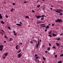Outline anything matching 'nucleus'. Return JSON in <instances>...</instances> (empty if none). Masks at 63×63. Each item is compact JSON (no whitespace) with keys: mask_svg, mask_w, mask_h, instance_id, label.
<instances>
[{"mask_svg":"<svg viewBox=\"0 0 63 63\" xmlns=\"http://www.w3.org/2000/svg\"><path fill=\"white\" fill-rule=\"evenodd\" d=\"M8 29H11V28L9 27V26H8Z\"/></svg>","mask_w":63,"mask_h":63,"instance_id":"nucleus-29","label":"nucleus"},{"mask_svg":"<svg viewBox=\"0 0 63 63\" xmlns=\"http://www.w3.org/2000/svg\"><path fill=\"white\" fill-rule=\"evenodd\" d=\"M45 25V24H42L41 25Z\"/></svg>","mask_w":63,"mask_h":63,"instance_id":"nucleus-61","label":"nucleus"},{"mask_svg":"<svg viewBox=\"0 0 63 63\" xmlns=\"http://www.w3.org/2000/svg\"><path fill=\"white\" fill-rule=\"evenodd\" d=\"M37 42H38V45H39V41H37Z\"/></svg>","mask_w":63,"mask_h":63,"instance_id":"nucleus-20","label":"nucleus"},{"mask_svg":"<svg viewBox=\"0 0 63 63\" xmlns=\"http://www.w3.org/2000/svg\"><path fill=\"white\" fill-rule=\"evenodd\" d=\"M56 53H55V52H54V53L53 54V55H54V54H56Z\"/></svg>","mask_w":63,"mask_h":63,"instance_id":"nucleus-46","label":"nucleus"},{"mask_svg":"<svg viewBox=\"0 0 63 63\" xmlns=\"http://www.w3.org/2000/svg\"><path fill=\"white\" fill-rule=\"evenodd\" d=\"M54 24H52V26H54Z\"/></svg>","mask_w":63,"mask_h":63,"instance_id":"nucleus-43","label":"nucleus"},{"mask_svg":"<svg viewBox=\"0 0 63 63\" xmlns=\"http://www.w3.org/2000/svg\"><path fill=\"white\" fill-rule=\"evenodd\" d=\"M35 55L34 57H36H36L35 58V59H39V57H37L38 55H37L35 54Z\"/></svg>","mask_w":63,"mask_h":63,"instance_id":"nucleus-5","label":"nucleus"},{"mask_svg":"<svg viewBox=\"0 0 63 63\" xmlns=\"http://www.w3.org/2000/svg\"><path fill=\"white\" fill-rule=\"evenodd\" d=\"M44 19V17H43L41 18V20H43Z\"/></svg>","mask_w":63,"mask_h":63,"instance_id":"nucleus-18","label":"nucleus"},{"mask_svg":"<svg viewBox=\"0 0 63 63\" xmlns=\"http://www.w3.org/2000/svg\"><path fill=\"white\" fill-rule=\"evenodd\" d=\"M62 35H63V33H61L60 34V36H61Z\"/></svg>","mask_w":63,"mask_h":63,"instance_id":"nucleus-38","label":"nucleus"},{"mask_svg":"<svg viewBox=\"0 0 63 63\" xmlns=\"http://www.w3.org/2000/svg\"><path fill=\"white\" fill-rule=\"evenodd\" d=\"M48 36H49V37H51V35L49 34L48 35Z\"/></svg>","mask_w":63,"mask_h":63,"instance_id":"nucleus-40","label":"nucleus"},{"mask_svg":"<svg viewBox=\"0 0 63 63\" xmlns=\"http://www.w3.org/2000/svg\"><path fill=\"white\" fill-rule=\"evenodd\" d=\"M2 16L1 14H0V19H2Z\"/></svg>","mask_w":63,"mask_h":63,"instance_id":"nucleus-10","label":"nucleus"},{"mask_svg":"<svg viewBox=\"0 0 63 63\" xmlns=\"http://www.w3.org/2000/svg\"><path fill=\"white\" fill-rule=\"evenodd\" d=\"M38 47H39V46H38V44H37L36 45V48H37Z\"/></svg>","mask_w":63,"mask_h":63,"instance_id":"nucleus-22","label":"nucleus"},{"mask_svg":"<svg viewBox=\"0 0 63 63\" xmlns=\"http://www.w3.org/2000/svg\"><path fill=\"white\" fill-rule=\"evenodd\" d=\"M16 25H18V26H21V25L20 24H16Z\"/></svg>","mask_w":63,"mask_h":63,"instance_id":"nucleus-11","label":"nucleus"},{"mask_svg":"<svg viewBox=\"0 0 63 63\" xmlns=\"http://www.w3.org/2000/svg\"><path fill=\"white\" fill-rule=\"evenodd\" d=\"M61 47H62V49H63V46H61Z\"/></svg>","mask_w":63,"mask_h":63,"instance_id":"nucleus-60","label":"nucleus"},{"mask_svg":"<svg viewBox=\"0 0 63 63\" xmlns=\"http://www.w3.org/2000/svg\"><path fill=\"white\" fill-rule=\"evenodd\" d=\"M47 50H50V47H49L47 49Z\"/></svg>","mask_w":63,"mask_h":63,"instance_id":"nucleus-30","label":"nucleus"},{"mask_svg":"<svg viewBox=\"0 0 63 63\" xmlns=\"http://www.w3.org/2000/svg\"><path fill=\"white\" fill-rule=\"evenodd\" d=\"M44 26H41V27H44Z\"/></svg>","mask_w":63,"mask_h":63,"instance_id":"nucleus-54","label":"nucleus"},{"mask_svg":"<svg viewBox=\"0 0 63 63\" xmlns=\"http://www.w3.org/2000/svg\"><path fill=\"white\" fill-rule=\"evenodd\" d=\"M12 9L11 10V12H13V9Z\"/></svg>","mask_w":63,"mask_h":63,"instance_id":"nucleus-35","label":"nucleus"},{"mask_svg":"<svg viewBox=\"0 0 63 63\" xmlns=\"http://www.w3.org/2000/svg\"><path fill=\"white\" fill-rule=\"evenodd\" d=\"M35 42H36V43H37V41H35Z\"/></svg>","mask_w":63,"mask_h":63,"instance_id":"nucleus-64","label":"nucleus"},{"mask_svg":"<svg viewBox=\"0 0 63 63\" xmlns=\"http://www.w3.org/2000/svg\"><path fill=\"white\" fill-rule=\"evenodd\" d=\"M45 16V15H42V16L41 17H44V16Z\"/></svg>","mask_w":63,"mask_h":63,"instance_id":"nucleus-37","label":"nucleus"},{"mask_svg":"<svg viewBox=\"0 0 63 63\" xmlns=\"http://www.w3.org/2000/svg\"><path fill=\"white\" fill-rule=\"evenodd\" d=\"M43 60H46V58H44V57H43Z\"/></svg>","mask_w":63,"mask_h":63,"instance_id":"nucleus-25","label":"nucleus"},{"mask_svg":"<svg viewBox=\"0 0 63 63\" xmlns=\"http://www.w3.org/2000/svg\"><path fill=\"white\" fill-rule=\"evenodd\" d=\"M22 43H19V44H20V45H22Z\"/></svg>","mask_w":63,"mask_h":63,"instance_id":"nucleus-34","label":"nucleus"},{"mask_svg":"<svg viewBox=\"0 0 63 63\" xmlns=\"http://www.w3.org/2000/svg\"><path fill=\"white\" fill-rule=\"evenodd\" d=\"M11 39H12V38H10V40H11V41H12V40H11Z\"/></svg>","mask_w":63,"mask_h":63,"instance_id":"nucleus-53","label":"nucleus"},{"mask_svg":"<svg viewBox=\"0 0 63 63\" xmlns=\"http://www.w3.org/2000/svg\"><path fill=\"white\" fill-rule=\"evenodd\" d=\"M57 56V55H55V58H56Z\"/></svg>","mask_w":63,"mask_h":63,"instance_id":"nucleus-27","label":"nucleus"},{"mask_svg":"<svg viewBox=\"0 0 63 63\" xmlns=\"http://www.w3.org/2000/svg\"><path fill=\"white\" fill-rule=\"evenodd\" d=\"M32 13H35V11L34 10H32Z\"/></svg>","mask_w":63,"mask_h":63,"instance_id":"nucleus-32","label":"nucleus"},{"mask_svg":"<svg viewBox=\"0 0 63 63\" xmlns=\"http://www.w3.org/2000/svg\"><path fill=\"white\" fill-rule=\"evenodd\" d=\"M50 10H52V8H50Z\"/></svg>","mask_w":63,"mask_h":63,"instance_id":"nucleus-56","label":"nucleus"},{"mask_svg":"<svg viewBox=\"0 0 63 63\" xmlns=\"http://www.w3.org/2000/svg\"><path fill=\"white\" fill-rule=\"evenodd\" d=\"M0 51H2L3 49V46L1 45L0 46Z\"/></svg>","mask_w":63,"mask_h":63,"instance_id":"nucleus-3","label":"nucleus"},{"mask_svg":"<svg viewBox=\"0 0 63 63\" xmlns=\"http://www.w3.org/2000/svg\"><path fill=\"white\" fill-rule=\"evenodd\" d=\"M49 27H48V26H46V29H47V28H49Z\"/></svg>","mask_w":63,"mask_h":63,"instance_id":"nucleus-13","label":"nucleus"},{"mask_svg":"<svg viewBox=\"0 0 63 63\" xmlns=\"http://www.w3.org/2000/svg\"><path fill=\"white\" fill-rule=\"evenodd\" d=\"M18 47V45H16V49H17L18 48H17V47Z\"/></svg>","mask_w":63,"mask_h":63,"instance_id":"nucleus-15","label":"nucleus"},{"mask_svg":"<svg viewBox=\"0 0 63 63\" xmlns=\"http://www.w3.org/2000/svg\"><path fill=\"white\" fill-rule=\"evenodd\" d=\"M49 46H51V44H50V43H49Z\"/></svg>","mask_w":63,"mask_h":63,"instance_id":"nucleus-39","label":"nucleus"},{"mask_svg":"<svg viewBox=\"0 0 63 63\" xmlns=\"http://www.w3.org/2000/svg\"><path fill=\"white\" fill-rule=\"evenodd\" d=\"M62 21L61 19H57V20L55 21V22H59V23H60V22H61Z\"/></svg>","mask_w":63,"mask_h":63,"instance_id":"nucleus-2","label":"nucleus"},{"mask_svg":"<svg viewBox=\"0 0 63 63\" xmlns=\"http://www.w3.org/2000/svg\"><path fill=\"white\" fill-rule=\"evenodd\" d=\"M22 56V55H21V53H20V54H18L17 56L18 58H20V57H21Z\"/></svg>","mask_w":63,"mask_h":63,"instance_id":"nucleus-4","label":"nucleus"},{"mask_svg":"<svg viewBox=\"0 0 63 63\" xmlns=\"http://www.w3.org/2000/svg\"><path fill=\"white\" fill-rule=\"evenodd\" d=\"M21 50H20V51H19L18 52V53H19V52H20V51H21Z\"/></svg>","mask_w":63,"mask_h":63,"instance_id":"nucleus-31","label":"nucleus"},{"mask_svg":"<svg viewBox=\"0 0 63 63\" xmlns=\"http://www.w3.org/2000/svg\"><path fill=\"white\" fill-rule=\"evenodd\" d=\"M14 35H16V32L15 33H14Z\"/></svg>","mask_w":63,"mask_h":63,"instance_id":"nucleus-49","label":"nucleus"},{"mask_svg":"<svg viewBox=\"0 0 63 63\" xmlns=\"http://www.w3.org/2000/svg\"><path fill=\"white\" fill-rule=\"evenodd\" d=\"M36 17L37 18H38V19H39L40 18L42 17V16H36Z\"/></svg>","mask_w":63,"mask_h":63,"instance_id":"nucleus-6","label":"nucleus"},{"mask_svg":"<svg viewBox=\"0 0 63 63\" xmlns=\"http://www.w3.org/2000/svg\"><path fill=\"white\" fill-rule=\"evenodd\" d=\"M53 37H56L57 35L56 34H55L53 33Z\"/></svg>","mask_w":63,"mask_h":63,"instance_id":"nucleus-9","label":"nucleus"},{"mask_svg":"<svg viewBox=\"0 0 63 63\" xmlns=\"http://www.w3.org/2000/svg\"><path fill=\"white\" fill-rule=\"evenodd\" d=\"M3 58H6V57H3Z\"/></svg>","mask_w":63,"mask_h":63,"instance_id":"nucleus-57","label":"nucleus"},{"mask_svg":"<svg viewBox=\"0 0 63 63\" xmlns=\"http://www.w3.org/2000/svg\"><path fill=\"white\" fill-rule=\"evenodd\" d=\"M24 3H27V2L26 1H24Z\"/></svg>","mask_w":63,"mask_h":63,"instance_id":"nucleus-51","label":"nucleus"},{"mask_svg":"<svg viewBox=\"0 0 63 63\" xmlns=\"http://www.w3.org/2000/svg\"><path fill=\"white\" fill-rule=\"evenodd\" d=\"M1 31H2L3 32H4V31H3V30H2Z\"/></svg>","mask_w":63,"mask_h":63,"instance_id":"nucleus-55","label":"nucleus"},{"mask_svg":"<svg viewBox=\"0 0 63 63\" xmlns=\"http://www.w3.org/2000/svg\"><path fill=\"white\" fill-rule=\"evenodd\" d=\"M50 25V24H48V25Z\"/></svg>","mask_w":63,"mask_h":63,"instance_id":"nucleus-62","label":"nucleus"},{"mask_svg":"<svg viewBox=\"0 0 63 63\" xmlns=\"http://www.w3.org/2000/svg\"><path fill=\"white\" fill-rule=\"evenodd\" d=\"M5 16L6 17V18H8V16L6 15H5Z\"/></svg>","mask_w":63,"mask_h":63,"instance_id":"nucleus-33","label":"nucleus"},{"mask_svg":"<svg viewBox=\"0 0 63 63\" xmlns=\"http://www.w3.org/2000/svg\"><path fill=\"white\" fill-rule=\"evenodd\" d=\"M51 32H52V31H50V32H49V34H50L51 33Z\"/></svg>","mask_w":63,"mask_h":63,"instance_id":"nucleus-28","label":"nucleus"},{"mask_svg":"<svg viewBox=\"0 0 63 63\" xmlns=\"http://www.w3.org/2000/svg\"><path fill=\"white\" fill-rule=\"evenodd\" d=\"M13 32L14 33H16V32H15V31H14Z\"/></svg>","mask_w":63,"mask_h":63,"instance_id":"nucleus-52","label":"nucleus"},{"mask_svg":"<svg viewBox=\"0 0 63 63\" xmlns=\"http://www.w3.org/2000/svg\"><path fill=\"white\" fill-rule=\"evenodd\" d=\"M37 24H39V23H40V22H38L37 23Z\"/></svg>","mask_w":63,"mask_h":63,"instance_id":"nucleus-50","label":"nucleus"},{"mask_svg":"<svg viewBox=\"0 0 63 63\" xmlns=\"http://www.w3.org/2000/svg\"><path fill=\"white\" fill-rule=\"evenodd\" d=\"M4 37H5V38H7V37L6 35H4Z\"/></svg>","mask_w":63,"mask_h":63,"instance_id":"nucleus-45","label":"nucleus"},{"mask_svg":"<svg viewBox=\"0 0 63 63\" xmlns=\"http://www.w3.org/2000/svg\"><path fill=\"white\" fill-rule=\"evenodd\" d=\"M40 7V5H39L38 6H37V7H38V8Z\"/></svg>","mask_w":63,"mask_h":63,"instance_id":"nucleus-24","label":"nucleus"},{"mask_svg":"<svg viewBox=\"0 0 63 63\" xmlns=\"http://www.w3.org/2000/svg\"><path fill=\"white\" fill-rule=\"evenodd\" d=\"M40 42H42V40L41 39H40Z\"/></svg>","mask_w":63,"mask_h":63,"instance_id":"nucleus-47","label":"nucleus"},{"mask_svg":"<svg viewBox=\"0 0 63 63\" xmlns=\"http://www.w3.org/2000/svg\"><path fill=\"white\" fill-rule=\"evenodd\" d=\"M58 63H62V62L61 61H60L58 62Z\"/></svg>","mask_w":63,"mask_h":63,"instance_id":"nucleus-12","label":"nucleus"},{"mask_svg":"<svg viewBox=\"0 0 63 63\" xmlns=\"http://www.w3.org/2000/svg\"><path fill=\"white\" fill-rule=\"evenodd\" d=\"M34 60L36 62H39V60L38 59H35Z\"/></svg>","mask_w":63,"mask_h":63,"instance_id":"nucleus-8","label":"nucleus"},{"mask_svg":"<svg viewBox=\"0 0 63 63\" xmlns=\"http://www.w3.org/2000/svg\"><path fill=\"white\" fill-rule=\"evenodd\" d=\"M47 31V29L45 30V32H46V31Z\"/></svg>","mask_w":63,"mask_h":63,"instance_id":"nucleus-48","label":"nucleus"},{"mask_svg":"<svg viewBox=\"0 0 63 63\" xmlns=\"http://www.w3.org/2000/svg\"><path fill=\"white\" fill-rule=\"evenodd\" d=\"M60 56L61 57V56H62V57H63V54H61V55H60Z\"/></svg>","mask_w":63,"mask_h":63,"instance_id":"nucleus-23","label":"nucleus"},{"mask_svg":"<svg viewBox=\"0 0 63 63\" xmlns=\"http://www.w3.org/2000/svg\"><path fill=\"white\" fill-rule=\"evenodd\" d=\"M1 33L2 34H3V33H2V32H0V34H1Z\"/></svg>","mask_w":63,"mask_h":63,"instance_id":"nucleus-59","label":"nucleus"},{"mask_svg":"<svg viewBox=\"0 0 63 63\" xmlns=\"http://www.w3.org/2000/svg\"><path fill=\"white\" fill-rule=\"evenodd\" d=\"M20 25H21H21H22V23H21V21L20 22Z\"/></svg>","mask_w":63,"mask_h":63,"instance_id":"nucleus-19","label":"nucleus"},{"mask_svg":"<svg viewBox=\"0 0 63 63\" xmlns=\"http://www.w3.org/2000/svg\"><path fill=\"white\" fill-rule=\"evenodd\" d=\"M26 18H29V17L28 16H26L25 17Z\"/></svg>","mask_w":63,"mask_h":63,"instance_id":"nucleus-21","label":"nucleus"},{"mask_svg":"<svg viewBox=\"0 0 63 63\" xmlns=\"http://www.w3.org/2000/svg\"><path fill=\"white\" fill-rule=\"evenodd\" d=\"M8 53H6L5 54H4V56H7V55H8Z\"/></svg>","mask_w":63,"mask_h":63,"instance_id":"nucleus-16","label":"nucleus"},{"mask_svg":"<svg viewBox=\"0 0 63 63\" xmlns=\"http://www.w3.org/2000/svg\"><path fill=\"white\" fill-rule=\"evenodd\" d=\"M60 16H62V15H63V13H60Z\"/></svg>","mask_w":63,"mask_h":63,"instance_id":"nucleus-14","label":"nucleus"},{"mask_svg":"<svg viewBox=\"0 0 63 63\" xmlns=\"http://www.w3.org/2000/svg\"><path fill=\"white\" fill-rule=\"evenodd\" d=\"M52 47L53 48H55V46L53 47Z\"/></svg>","mask_w":63,"mask_h":63,"instance_id":"nucleus-42","label":"nucleus"},{"mask_svg":"<svg viewBox=\"0 0 63 63\" xmlns=\"http://www.w3.org/2000/svg\"><path fill=\"white\" fill-rule=\"evenodd\" d=\"M56 45H57V46H59L60 44H59V43H58L57 42H56V43H55Z\"/></svg>","mask_w":63,"mask_h":63,"instance_id":"nucleus-7","label":"nucleus"},{"mask_svg":"<svg viewBox=\"0 0 63 63\" xmlns=\"http://www.w3.org/2000/svg\"><path fill=\"white\" fill-rule=\"evenodd\" d=\"M60 39L59 38H58L57 39V40H59V39Z\"/></svg>","mask_w":63,"mask_h":63,"instance_id":"nucleus-26","label":"nucleus"},{"mask_svg":"<svg viewBox=\"0 0 63 63\" xmlns=\"http://www.w3.org/2000/svg\"><path fill=\"white\" fill-rule=\"evenodd\" d=\"M30 43H31V44H33V42L32 41H31L30 42Z\"/></svg>","mask_w":63,"mask_h":63,"instance_id":"nucleus-36","label":"nucleus"},{"mask_svg":"<svg viewBox=\"0 0 63 63\" xmlns=\"http://www.w3.org/2000/svg\"><path fill=\"white\" fill-rule=\"evenodd\" d=\"M6 42L5 41H4V43H5Z\"/></svg>","mask_w":63,"mask_h":63,"instance_id":"nucleus-58","label":"nucleus"},{"mask_svg":"<svg viewBox=\"0 0 63 63\" xmlns=\"http://www.w3.org/2000/svg\"><path fill=\"white\" fill-rule=\"evenodd\" d=\"M44 27H46V26H44Z\"/></svg>","mask_w":63,"mask_h":63,"instance_id":"nucleus-63","label":"nucleus"},{"mask_svg":"<svg viewBox=\"0 0 63 63\" xmlns=\"http://www.w3.org/2000/svg\"><path fill=\"white\" fill-rule=\"evenodd\" d=\"M63 11V10L58 9L56 10V11H55L56 13H61V11Z\"/></svg>","mask_w":63,"mask_h":63,"instance_id":"nucleus-1","label":"nucleus"},{"mask_svg":"<svg viewBox=\"0 0 63 63\" xmlns=\"http://www.w3.org/2000/svg\"><path fill=\"white\" fill-rule=\"evenodd\" d=\"M1 23H2V24H4V22H3V21H2L1 22Z\"/></svg>","mask_w":63,"mask_h":63,"instance_id":"nucleus-17","label":"nucleus"},{"mask_svg":"<svg viewBox=\"0 0 63 63\" xmlns=\"http://www.w3.org/2000/svg\"><path fill=\"white\" fill-rule=\"evenodd\" d=\"M45 53H47V51H45Z\"/></svg>","mask_w":63,"mask_h":63,"instance_id":"nucleus-44","label":"nucleus"},{"mask_svg":"<svg viewBox=\"0 0 63 63\" xmlns=\"http://www.w3.org/2000/svg\"><path fill=\"white\" fill-rule=\"evenodd\" d=\"M12 5H15V3H13L12 4Z\"/></svg>","mask_w":63,"mask_h":63,"instance_id":"nucleus-41","label":"nucleus"}]
</instances>
